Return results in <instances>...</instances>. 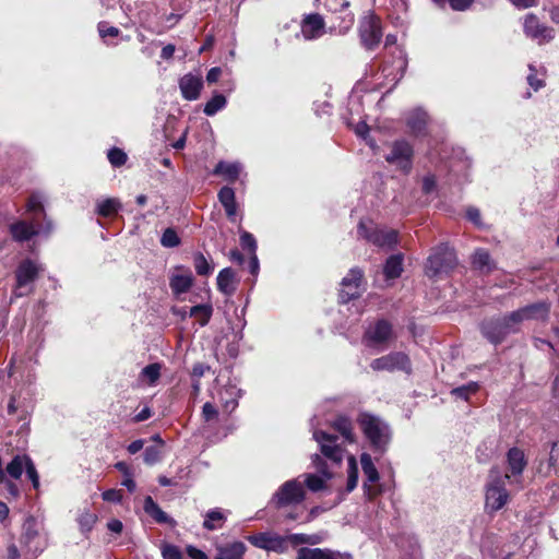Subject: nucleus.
Instances as JSON below:
<instances>
[{"label": "nucleus", "mask_w": 559, "mask_h": 559, "mask_svg": "<svg viewBox=\"0 0 559 559\" xmlns=\"http://www.w3.org/2000/svg\"><path fill=\"white\" fill-rule=\"evenodd\" d=\"M413 153L409 143L404 140L395 141L391 146V152L385 156V160L408 173L412 168Z\"/></svg>", "instance_id": "10"}, {"label": "nucleus", "mask_w": 559, "mask_h": 559, "mask_svg": "<svg viewBox=\"0 0 559 559\" xmlns=\"http://www.w3.org/2000/svg\"><path fill=\"white\" fill-rule=\"evenodd\" d=\"M550 312V302L548 301H538L525 307H522L515 311H512L513 318L512 321H518L519 325L524 321L535 320V321H545L548 319Z\"/></svg>", "instance_id": "12"}, {"label": "nucleus", "mask_w": 559, "mask_h": 559, "mask_svg": "<svg viewBox=\"0 0 559 559\" xmlns=\"http://www.w3.org/2000/svg\"><path fill=\"white\" fill-rule=\"evenodd\" d=\"M202 416L206 421H210L217 418L218 412L212 403L206 402L202 407Z\"/></svg>", "instance_id": "56"}, {"label": "nucleus", "mask_w": 559, "mask_h": 559, "mask_svg": "<svg viewBox=\"0 0 559 559\" xmlns=\"http://www.w3.org/2000/svg\"><path fill=\"white\" fill-rule=\"evenodd\" d=\"M227 104L226 97L222 94H214L213 97L205 104L204 114L206 116H214L216 112L225 108Z\"/></svg>", "instance_id": "39"}, {"label": "nucleus", "mask_w": 559, "mask_h": 559, "mask_svg": "<svg viewBox=\"0 0 559 559\" xmlns=\"http://www.w3.org/2000/svg\"><path fill=\"white\" fill-rule=\"evenodd\" d=\"M218 399L223 409L230 414L238 406L239 390L234 385L224 386L218 391Z\"/></svg>", "instance_id": "24"}, {"label": "nucleus", "mask_w": 559, "mask_h": 559, "mask_svg": "<svg viewBox=\"0 0 559 559\" xmlns=\"http://www.w3.org/2000/svg\"><path fill=\"white\" fill-rule=\"evenodd\" d=\"M512 318L513 313L510 312L503 317L485 320L480 324L481 334L490 343L500 344L508 335L520 332L518 321H512Z\"/></svg>", "instance_id": "3"}, {"label": "nucleus", "mask_w": 559, "mask_h": 559, "mask_svg": "<svg viewBox=\"0 0 559 559\" xmlns=\"http://www.w3.org/2000/svg\"><path fill=\"white\" fill-rule=\"evenodd\" d=\"M234 281V271L230 267H225L217 275V287L222 293L231 295L236 289Z\"/></svg>", "instance_id": "29"}, {"label": "nucleus", "mask_w": 559, "mask_h": 559, "mask_svg": "<svg viewBox=\"0 0 559 559\" xmlns=\"http://www.w3.org/2000/svg\"><path fill=\"white\" fill-rule=\"evenodd\" d=\"M370 368L373 371H403L405 373H411L412 362L408 355L405 353L391 352L388 355L373 359L370 362Z\"/></svg>", "instance_id": "9"}, {"label": "nucleus", "mask_w": 559, "mask_h": 559, "mask_svg": "<svg viewBox=\"0 0 559 559\" xmlns=\"http://www.w3.org/2000/svg\"><path fill=\"white\" fill-rule=\"evenodd\" d=\"M306 496L302 483L297 479L285 481L273 495L271 503L276 509L296 506L304 501Z\"/></svg>", "instance_id": "8"}, {"label": "nucleus", "mask_w": 559, "mask_h": 559, "mask_svg": "<svg viewBox=\"0 0 559 559\" xmlns=\"http://www.w3.org/2000/svg\"><path fill=\"white\" fill-rule=\"evenodd\" d=\"M508 464L513 475L522 474L526 465L523 451L518 448L510 449L508 452Z\"/></svg>", "instance_id": "32"}, {"label": "nucleus", "mask_w": 559, "mask_h": 559, "mask_svg": "<svg viewBox=\"0 0 559 559\" xmlns=\"http://www.w3.org/2000/svg\"><path fill=\"white\" fill-rule=\"evenodd\" d=\"M508 479L509 475H501L497 468L490 471L485 496L487 510L496 512L507 504L509 500V493L506 488Z\"/></svg>", "instance_id": "4"}, {"label": "nucleus", "mask_w": 559, "mask_h": 559, "mask_svg": "<svg viewBox=\"0 0 559 559\" xmlns=\"http://www.w3.org/2000/svg\"><path fill=\"white\" fill-rule=\"evenodd\" d=\"M98 32L100 37L106 38L107 36L117 37L120 31L115 26H109L106 22L98 24Z\"/></svg>", "instance_id": "54"}, {"label": "nucleus", "mask_w": 559, "mask_h": 559, "mask_svg": "<svg viewBox=\"0 0 559 559\" xmlns=\"http://www.w3.org/2000/svg\"><path fill=\"white\" fill-rule=\"evenodd\" d=\"M473 2L474 0H449V4L454 11H465Z\"/></svg>", "instance_id": "58"}, {"label": "nucleus", "mask_w": 559, "mask_h": 559, "mask_svg": "<svg viewBox=\"0 0 559 559\" xmlns=\"http://www.w3.org/2000/svg\"><path fill=\"white\" fill-rule=\"evenodd\" d=\"M362 272L355 267L342 280L340 299L342 302L357 298L361 293Z\"/></svg>", "instance_id": "16"}, {"label": "nucleus", "mask_w": 559, "mask_h": 559, "mask_svg": "<svg viewBox=\"0 0 559 559\" xmlns=\"http://www.w3.org/2000/svg\"><path fill=\"white\" fill-rule=\"evenodd\" d=\"M347 486L348 492L353 491L358 483V467L354 456L348 457V471H347Z\"/></svg>", "instance_id": "42"}, {"label": "nucleus", "mask_w": 559, "mask_h": 559, "mask_svg": "<svg viewBox=\"0 0 559 559\" xmlns=\"http://www.w3.org/2000/svg\"><path fill=\"white\" fill-rule=\"evenodd\" d=\"M225 520V514L221 510L214 509L206 513L203 526L209 531H214L221 528Z\"/></svg>", "instance_id": "37"}, {"label": "nucleus", "mask_w": 559, "mask_h": 559, "mask_svg": "<svg viewBox=\"0 0 559 559\" xmlns=\"http://www.w3.org/2000/svg\"><path fill=\"white\" fill-rule=\"evenodd\" d=\"M360 464L367 481L373 484L379 480V473L372 462L370 454L362 453L360 455Z\"/></svg>", "instance_id": "36"}, {"label": "nucleus", "mask_w": 559, "mask_h": 559, "mask_svg": "<svg viewBox=\"0 0 559 559\" xmlns=\"http://www.w3.org/2000/svg\"><path fill=\"white\" fill-rule=\"evenodd\" d=\"M37 536V522L34 518H28L23 524V539L26 545H29Z\"/></svg>", "instance_id": "41"}, {"label": "nucleus", "mask_w": 559, "mask_h": 559, "mask_svg": "<svg viewBox=\"0 0 559 559\" xmlns=\"http://www.w3.org/2000/svg\"><path fill=\"white\" fill-rule=\"evenodd\" d=\"M195 272L199 275L206 276L213 272V266L207 262L206 258L198 252L193 257Z\"/></svg>", "instance_id": "44"}, {"label": "nucleus", "mask_w": 559, "mask_h": 559, "mask_svg": "<svg viewBox=\"0 0 559 559\" xmlns=\"http://www.w3.org/2000/svg\"><path fill=\"white\" fill-rule=\"evenodd\" d=\"M143 509L146 514L159 524H175V521L159 508L151 496L145 497Z\"/></svg>", "instance_id": "23"}, {"label": "nucleus", "mask_w": 559, "mask_h": 559, "mask_svg": "<svg viewBox=\"0 0 559 559\" xmlns=\"http://www.w3.org/2000/svg\"><path fill=\"white\" fill-rule=\"evenodd\" d=\"M325 33V23L318 13L308 14L301 22V34L305 39L312 40L321 37Z\"/></svg>", "instance_id": "18"}, {"label": "nucleus", "mask_w": 559, "mask_h": 559, "mask_svg": "<svg viewBox=\"0 0 559 559\" xmlns=\"http://www.w3.org/2000/svg\"><path fill=\"white\" fill-rule=\"evenodd\" d=\"M107 527L110 532L119 534L122 532L123 524L121 521L114 519L107 523Z\"/></svg>", "instance_id": "63"}, {"label": "nucleus", "mask_w": 559, "mask_h": 559, "mask_svg": "<svg viewBox=\"0 0 559 559\" xmlns=\"http://www.w3.org/2000/svg\"><path fill=\"white\" fill-rule=\"evenodd\" d=\"M456 263V255L453 249L447 245H440L428 257L425 272L429 277L441 276L452 270Z\"/></svg>", "instance_id": "6"}, {"label": "nucleus", "mask_w": 559, "mask_h": 559, "mask_svg": "<svg viewBox=\"0 0 559 559\" xmlns=\"http://www.w3.org/2000/svg\"><path fill=\"white\" fill-rule=\"evenodd\" d=\"M528 68H530L531 73H530V74H528V76H527V82H528L530 86H531V87H533V90H534V91H538V90H539V88H542V87H543V85H544V84H543V81H542V80H538V79L536 78V75L534 74V72H535V68H534V66H533V64H530V67H528Z\"/></svg>", "instance_id": "57"}, {"label": "nucleus", "mask_w": 559, "mask_h": 559, "mask_svg": "<svg viewBox=\"0 0 559 559\" xmlns=\"http://www.w3.org/2000/svg\"><path fill=\"white\" fill-rule=\"evenodd\" d=\"M403 272V255L393 254L385 261L383 273L386 278L393 280L401 276Z\"/></svg>", "instance_id": "30"}, {"label": "nucleus", "mask_w": 559, "mask_h": 559, "mask_svg": "<svg viewBox=\"0 0 559 559\" xmlns=\"http://www.w3.org/2000/svg\"><path fill=\"white\" fill-rule=\"evenodd\" d=\"M381 36L380 20L372 14L365 16L360 23L362 44L368 49H373L380 43Z\"/></svg>", "instance_id": "15"}, {"label": "nucleus", "mask_w": 559, "mask_h": 559, "mask_svg": "<svg viewBox=\"0 0 559 559\" xmlns=\"http://www.w3.org/2000/svg\"><path fill=\"white\" fill-rule=\"evenodd\" d=\"M103 500L107 502L120 503L122 500V491L118 489H108L102 493Z\"/></svg>", "instance_id": "53"}, {"label": "nucleus", "mask_w": 559, "mask_h": 559, "mask_svg": "<svg viewBox=\"0 0 559 559\" xmlns=\"http://www.w3.org/2000/svg\"><path fill=\"white\" fill-rule=\"evenodd\" d=\"M240 243L243 249H248L251 254L255 253L257 250V241L252 234L248 231H242L240 235Z\"/></svg>", "instance_id": "50"}, {"label": "nucleus", "mask_w": 559, "mask_h": 559, "mask_svg": "<svg viewBox=\"0 0 559 559\" xmlns=\"http://www.w3.org/2000/svg\"><path fill=\"white\" fill-rule=\"evenodd\" d=\"M160 243L165 248H174L180 243V238L173 228H167L162 235Z\"/></svg>", "instance_id": "45"}, {"label": "nucleus", "mask_w": 559, "mask_h": 559, "mask_svg": "<svg viewBox=\"0 0 559 559\" xmlns=\"http://www.w3.org/2000/svg\"><path fill=\"white\" fill-rule=\"evenodd\" d=\"M524 33L538 44L548 43L555 37L554 28L540 23L535 14H527L523 23Z\"/></svg>", "instance_id": "11"}, {"label": "nucleus", "mask_w": 559, "mask_h": 559, "mask_svg": "<svg viewBox=\"0 0 559 559\" xmlns=\"http://www.w3.org/2000/svg\"><path fill=\"white\" fill-rule=\"evenodd\" d=\"M333 428L342 436L345 442L354 443L355 435L353 432L352 421L344 416L337 417L333 423Z\"/></svg>", "instance_id": "33"}, {"label": "nucleus", "mask_w": 559, "mask_h": 559, "mask_svg": "<svg viewBox=\"0 0 559 559\" xmlns=\"http://www.w3.org/2000/svg\"><path fill=\"white\" fill-rule=\"evenodd\" d=\"M478 390H479V384L477 382L472 381V382H468L465 385L454 388L451 391V394L454 395L455 397H459V399H462L464 401H467L468 397L472 394L476 393Z\"/></svg>", "instance_id": "40"}, {"label": "nucleus", "mask_w": 559, "mask_h": 559, "mask_svg": "<svg viewBox=\"0 0 559 559\" xmlns=\"http://www.w3.org/2000/svg\"><path fill=\"white\" fill-rule=\"evenodd\" d=\"M144 447V441L139 439V440H135L133 442H131L129 445H128V452L130 454H135L138 453L139 451H141Z\"/></svg>", "instance_id": "64"}, {"label": "nucleus", "mask_w": 559, "mask_h": 559, "mask_svg": "<svg viewBox=\"0 0 559 559\" xmlns=\"http://www.w3.org/2000/svg\"><path fill=\"white\" fill-rule=\"evenodd\" d=\"M26 212L29 215L28 221H17L10 225V233L15 241L23 242L41 233L49 234L52 230L51 221L47 219L45 226L39 224V219L46 218L43 197L39 193H33L26 203Z\"/></svg>", "instance_id": "1"}, {"label": "nucleus", "mask_w": 559, "mask_h": 559, "mask_svg": "<svg viewBox=\"0 0 559 559\" xmlns=\"http://www.w3.org/2000/svg\"><path fill=\"white\" fill-rule=\"evenodd\" d=\"M354 131L358 136L366 140L367 144L370 145V147H372V148L376 147L374 141L372 139H368V136H367L368 132H369V127L365 121L358 122L355 126Z\"/></svg>", "instance_id": "52"}, {"label": "nucleus", "mask_w": 559, "mask_h": 559, "mask_svg": "<svg viewBox=\"0 0 559 559\" xmlns=\"http://www.w3.org/2000/svg\"><path fill=\"white\" fill-rule=\"evenodd\" d=\"M436 188V179L433 176H426L423 180V191L431 193Z\"/></svg>", "instance_id": "60"}, {"label": "nucleus", "mask_w": 559, "mask_h": 559, "mask_svg": "<svg viewBox=\"0 0 559 559\" xmlns=\"http://www.w3.org/2000/svg\"><path fill=\"white\" fill-rule=\"evenodd\" d=\"M358 235L380 248L392 249L397 243L396 230L378 228L372 222L360 221Z\"/></svg>", "instance_id": "7"}, {"label": "nucleus", "mask_w": 559, "mask_h": 559, "mask_svg": "<svg viewBox=\"0 0 559 559\" xmlns=\"http://www.w3.org/2000/svg\"><path fill=\"white\" fill-rule=\"evenodd\" d=\"M345 555L328 548L302 547L297 551V559H343ZM346 557H348L346 555Z\"/></svg>", "instance_id": "21"}, {"label": "nucleus", "mask_w": 559, "mask_h": 559, "mask_svg": "<svg viewBox=\"0 0 559 559\" xmlns=\"http://www.w3.org/2000/svg\"><path fill=\"white\" fill-rule=\"evenodd\" d=\"M213 313V307L210 304L197 305L190 308L189 317H195L199 320L201 326H205Z\"/></svg>", "instance_id": "34"}, {"label": "nucleus", "mask_w": 559, "mask_h": 559, "mask_svg": "<svg viewBox=\"0 0 559 559\" xmlns=\"http://www.w3.org/2000/svg\"><path fill=\"white\" fill-rule=\"evenodd\" d=\"M193 284L190 270H182L171 275L169 286L175 295L187 293Z\"/></svg>", "instance_id": "22"}, {"label": "nucleus", "mask_w": 559, "mask_h": 559, "mask_svg": "<svg viewBox=\"0 0 559 559\" xmlns=\"http://www.w3.org/2000/svg\"><path fill=\"white\" fill-rule=\"evenodd\" d=\"M179 88L185 99H198L203 88L202 76L192 73L185 74L179 79Z\"/></svg>", "instance_id": "19"}, {"label": "nucleus", "mask_w": 559, "mask_h": 559, "mask_svg": "<svg viewBox=\"0 0 559 559\" xmlns=\"http://www.w3.org/2000/svg\"><path fill=\"white\" fill-rule=\"evenodd\" d=\"M313 438L320 444L322 454L334 463H341L344 455V449L337 442V437L322 431H314Z\"/></svg>", "instance_id": "13"}, {"label": "nucleus", "mask_w": 559, "mask_h": 559, "mask_svg": "<svg viewBox=\"0 0 559 559\" xmlns=\"http://www.w3.org/2000/svg\"><path fill=\"white\" fill-rule=\"evenodd\" d=\"M163 559H182V554L179 547L166 544L162 547Z\"/></svg>", "instance_id": "51"}, {"label": "nucleus", "mask_w": 559, "mask_h": 559, "mask_svg": "<svg viewBox=\"0 0 559 559\" xmlns=\"http://www.w3.org/2000/svg\"><path fill=\"white\" fill-rule=\"evenodd\" d=\"M287 538V543L290 542L293 545L300 544H316L318 543V538L314 535L307 534H290L285 536Z\"/></svg>", "instance_id": "49"}, {"label": "nucleus", "mask_w": 559, "mask_h": 559, "mask_svg": "<svg viewBox=\"0 0 559 559\" xmlns=\"http://www.w3.org/2000/svg\"><path fill=\"white\" fill-rule=\"evenodd\" d=\"M312 463L321 473V476L317 474H306L304 483L309 490L317 492L324 489L325 481L332 477V474L326 469L325 464L318 454L313 455Z\"/></svg>", "instance_id": "17"}, {"label": "nucleus", "mask_w": 559, "mask_h": 559, "mask_svg": "<svg viewBox=\"0 0 559 559\" xmlns=\"http://www.w3.org/2000/svg\"><path fill=\"white\" fill-rule=\"evenodd\" d=\"M406 121L414 134H421L427 123V114L421 109L413 110Z\"/></svg>", "instance_id": "31"}, {"label": "nucleus", "mask_w": 559, "mask_h": 559, "mask_svg": "<svg viewBox=\"0 0 559 559\" xmlns=\"http://www.w3.org/2000/svg\"><path fill=\"white\" fill-rule=\"evenodd\" d=\"M142 376L148 380L150 384H154L160 376V365L150 364L142 370Z\"/></svg>", "instance_id": "47"}, {"label": "nucleus", "mask_w": 559, "mask_h": 559, "mask_svg": "<svg viewBox=\"0 0 559 559\" xmlns=\"http://www.w3.org/2000/svg\"><path fill=\"white\" fill-rule=\"evenodd\" d=\"M96 521H97L96 514H94L90 511L82 512L78 519V523H79L81 532L83 534L90 533L92 531L94 524L96 523Z\"/></svg>", "instance_id": "43"}, {"label": "nucleus", "mask_w": 559, "mask_h": 559, "mask_svg": "<svg viewBox=\"0 0 559 559\" xmlns=\"http://www.w3.org/2000/svg\"><path fill=\"white\" fill-rule=\"evenodd\" d=\"M119 209L120 202L114 198H108L97 203V214L104 217L116 214Z\"/></svg>", "instance_id": "38"}, {"label": "nucleus", "mask_w": 559, "mask_h": 559, "mask_svg": "<svg viewBox=\"0 0 559 559\" xmlns=\"http://www.w3.org/2000/svg\"><path fill=\"white\" fill-rule=\"evenodd\" d=\"M221 74H222L221 68L214 67V68L209 70V72L206 74V81L209 83H215V82L218 81Z\"/></svg>", "instance_id": "62"}, {"label": "nucleus", "mask_w": 559, "mask_h": 559, "mask_svg": "<svg viewBox=\"0 0 559 559\" xmlns=\"http://www.w3.org/2000/svg\"><path fill=\"white\" fill-rule=\"evenodd\" d=\"M473 267L481 273L491 272L496 265L489 252L485 249H477L472 257Z\"/></svg>", "instance_id": "27"}, {"label": "nucleus", "mask_w": 559, "mask_h": 559, "mask_svg": "<svg viewBox=\"0 0 559 559\" xmlns=\"http://www.w3.org/2000/svg\"><path fill=\"white\" fill-rule=\"evenodd\" d=\"M240 165L237 163L219 162L214 168L215 175H223L226 179L234 181L240 173Z\"/></svg>", "instance_id": "35"}, {"label": "nucleus", "mask_w": 559, "mask_h": 559, "mask_svg": "<svg viewBox=\"0 0 559 559\" xmlns=\"http://www.w3.org/2000/svg\"><path fill=\"white\" fill-rule=\"evenodd\" d=\"M109 163L114 167H120L126 164L127 162V154L117 147L110 148L107 154Z\"/></svg>", "instance_id": "46"}, {"label": "nucleus", "mask_w": 559, "mask_h": 559, "mask_svg": "<svg viewBox=\"0 0 559 559\" xmlns=\"http://www.w3.org/2000/svg\"><path fill=\"white\" fill-rule=\"evenodd\" d=\"M39 266L32 260H24L16 269V289H21L29 283L34 282L39 274Z\"/></svg>", "instance_id": "20"}, {"label": "nucleus", "mask_w": 559, "mask_h": 559, "mask_svg": "<svg viewBox=\"0 0 559 559\" xmlns=\"http://www.w3.org/2000/svg\"><path fill=\"white\" fill-rule=\"evenodd\" d=\"M218 200L225 209L227 217L234 222L237 215L235 191L230 187H223L218 192Z\"/></svg>", "instance_id": "25"}, {"label": "nucleus", "mask_w": 559, "mask_h": 559, "mask_svg": "<svg viewBox=\"0 0 559 559\" xmlns=\"http://www.w3.org/2000/svg\"><path fill=\"white\" fill-rule=\"evenodd\" d=\"M216 550L215 559H243L247 547L242 542H234L226 546H218Z\"/></svg>", "instance_id": "26"}, {"label": "nucleus", "mask_w": 559, "mask_h": 559, "mask_svg": "<svg viewBox=\"0 0 559 559\" xmlns=\"http://www.w3.org/2000/svg\"><path fill=\"white\" fill-rule=\"evenodd\" d=\"M395 338L392 324L388 320L380 319L368 326L362 342L369 348L384 350Z\"/></svg>", "instance_id": "5"}, {"label": "nucleus", "mask_w": 559, "mask_h": 559, "mask_svg": "<svg viewBox=\"0 0 559 559\" xmlns=\"http://www.w3.org/2000/svg\"><path fill=\"white\" fill-rule=\"evenodd\" d=\"M187 554L191 559H209L207 555L194 546L187 547Z\"/></svg>", "instance_id": "59"}, {"label": "nucleus", "mask_w": 559, "mask_h": 559, "mask_svg": "<svg viewBox=\"0 0 559 559\" xmlns=\"http://www.w3.org/2000/svg\"><path fill=\"white\" fill-rule=\"evenodd\" d=\"M467 218L473 222L475 225H480V213L476 207H468L466 211Z\"/></svg>", "instance_id": "61"}, {"label": "nucleus", "mask_w": 559, "mask_h": 559, "mask_svg": "<svg viewBox=\"0 0 559 559\" xmlns=\"http://www.w3.org/2000/svg\"><path fill=\"white\" fill-rule=\"evenodd\" d=\"M365 437L374 451L383 453L391 441V429L381 418L368 413H362L357 419Z\"/></svg>", "instance_id": "2"}, {"label": "nucleus", "mask_w": 559, "mask_h": 559, "mask_svg": "<svg viewBox=\"0 0 559 559\" xmlns=\"http://www.w3.org/2000/svg\"><path fill=\"white\" fill-rule=\"evenodd\" d=\"M248 540L255 547L283 554L287 550V538L275 533H260L248 537Z\"/></svg>", "instance_id": "14"}, {"label": "nucleus", "mask_w": 559, "mask_h": 559, "mask_svg": "<svg viewBox=\"0 0 559 559\" xmlns=\"http://www.w3.org/2000/svg\"><path fill=\"white\" fill-rule=\"evenodd\" d=\"M31 457L28 455H15L5 467V475L10 478L19 479L26 469Z\"/></svg>", "instance_id": "28"}, {"label": "nucleus", "mask_w": 559, "mask_h": 559, "mask_svg": "<svg viewBox=\"0 0 559 559\" xmlns=\"http://www.w3.org/2000/svg\"><path fill=\"white\" fill-rule=\"evenodd\" d=\"M162 457V450L160 447H147L144 451V462L147 465H154L157 462H159Z\"/></svg>", "instance_id": "48"}, {"label": "nucleus", "mask_w": 559, "mask_h": 559, "mask_svg": "<svg viewBox=\"0 0 559 559\" xmlns=\"http://www.w3.org/2000/svg\"><path fill=\"white\" fill-rule=\"evenodd\" d=\"M25 473H26L27 477L29 478V480L32 481L33 487L35 489H37L39 487V475H38L36 467L32 460L29 461V463L25 469Z\"/></svg>", "instance_id": "55"}]
</instances>
